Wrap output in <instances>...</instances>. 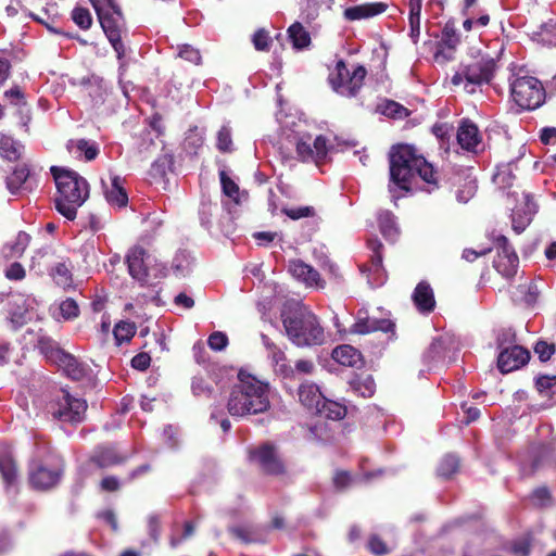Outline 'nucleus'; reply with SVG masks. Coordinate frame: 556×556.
I'll return each mask as SVG.
<instances>
[{
  "label": "nucleus",
  "mask_w": 556,
  "mask_h": 556,
  "mask_svg": "<svg viewBox=\"0 0 556 556\" xmlns=\"http://www.w3.org/2000/svg\"><path fill=\"white\" fill-rule=\"evenodd\" d=\"M390 181L401 190L410 191L415 176L428 185V191L440 188V174L414 146L399 143L392 146L389 153Z\"/></svg>",
  "instance_id": "f257e3e1"
},
{
  "label": "nucleus",
  "mask_w": 556,
  "mask_h": 556,
  "mask_svg": "<svg viewBox=\"0 0 556 556\" xmlns=\"http://www.w3.org/2000/svg\"><path fill=\"white\" fill-rule=\"evenodd\" d=\"M269 407L268 384L243 370L229 393L227 409L233 417L256 415Z\"/></svg>",
  "instance_id": "f03ea898"
},
{
  "label": "nucleus",
  "mask_w": 556,
  "mask_h": 556,
  "mask_svg": "<svg viewBox=\"0 0 556 556\" xmlns=\"http://www.w3.org/2000/svg\"><path fill=\"white\" fill-rule=\"evenodd\" d=\"M50 172L56 186L55 208L65 218L74 220L77 208L89 197V184L72 169L51 166Z\"/></svg>",
  "instance_id": "7ed1b4c3"
},
{
  "label": "nucleus",
  "mask_w": 556,
  "mask_h": 556,
  "mask_svg": "<svg viewBox=\"0 0 556 556\" xmlns=\"http://www.w3.org/2000/svg\"><path fill=\"white\" fill-rule=\"evenodd\" d=\"M514 168H517V165L513 162L498 165L493 175V182L498 189L507 191L508 198L516 201V205L511 208V228L516 233H520L530 225L538 211V205L533 198L525 191H521L522 201L520 202L519 192L511 190L517 181Z\"/></svg>",
  "instance_id": "20e7f679"
},
{
  "label": "nucleus",
  "mask_w": 556,
  "mask_h": 556,
  "mask_svg": "<svg viewBox=\"0 0 556 556\" xmlns=\"http://www.w3.org/2000/svg\"><path fill=\"white\" fill-rule=\"evenodd\" d=\"M288 339L296 346L321 345L325 330L318 317L306 306H296L281 314Z\"/></svg>",
  "instance_id": "39448f33"
},
{
  "label": "nucleus",
  "mask_w": 556,
  "mask_h": 556,
  "mask_svg": "<svg viewBox=\"0 0 556 556\" xmlns=\"http://www.w3.org/2000/svg\"><path fill=\"white\" fill-rule=\"evenodd\" d=\"M496 68L497 62L494 58L479 52L459 63L451 83L453 86H463L467 93L472 94L481 86L491 83Z\"/></svg>",
  "instance_id": "423d86ee"
},
{
  "label": "nucleus",
  "mask_w": 556,
  "mask_h": 556,
  "mask_svg": "<svg viewBox=\"0 0 556 556\" xmlns=\"http://www.w3.org/2000/svg\"><path fill=\"white\" fill-rule=\"evenodd\" d=\"M126 262L130 276L142 286H155L167 275L166 266L149 254L142 245L130 248Z\"/></svg>",
  "instance_id": "0eeeda50"
},
{
  "label": "nucleus",
  "mask_w": 556,
  "mask_h": 556,
  "mask_svg": "<svg viewBox=\"0 0 556 556\" xmlns=\"http://www.w3.org/2000/svg\"><path fill=\"white\" fill-rule=\"evenodd\" d=\"M367 75L364 65L357 64L352 72L346 67L344 60L336 63L334 71L328 76L331 88L339 94L348 98L357 96Z\"/></svg>",
  "instance_id": "6e6552de"
},
{
  "label": "nucleus",
  "mask_w": 556,
  "mask_h": 556,
  "mask_svg": "<svg viewBox=\"0 0 556 556\" xmlns=\"http://www.w3.org/2000/svg\"><path fill=\"white\" fill-rule=\"evenodd\" d=\"M510 93L518 106L529 111L540 108L546 98L543 84L533 76L516 77L510 83Z\"/></svg>",
  "instance_id": "1a4fd4ad"
},
{
  "label": "nucleus",
  "mask_w": 556,
  "mask_h": 556,
  "mask_svg": "<svg viewBox=\"0 0 556 556\" xmlns=\"http://www.w3.org/2000/svg\"><path fill=\"white\" fill-rule=\"evenodd\" d=\"M62 471L61 460L54 456L33 459L29 464V483L34 489L49 490L60 482Z\"/></svg>",
  "instance_id": "9d476101"
},
{
  "label": "nucleus",
  "mask_w": 556,
  "mask_h": 556,
  "mask_svg": "<svg viewBox=\"0 0 556 556\" xmlns=\"http://www.w3.org/2000/svg\"><path fill=\"white\" fill-rule=\"evenodd\" d=\"M328 139L324 135L317 136L313 141L311 136L301 137L295 143V152L301 162H313L321 165L328 155Z\"/></svg>",
  "instance_id": "9b49d317"
},
{
  "label": "nucleus",
  "mask_w": 556,
  "mask_h": 556,
  "mask_svg": "<svg viewBox=\"0 0 556 556\" xmlns=\"http://www.w3.org/2000/svg\"><path fill=\"white\" fill-rule=\"evenodd\" d=\"M86 410V401L74 397L67 392H64L58 403L51 407V414L55 419L73 424L83 421Z\"/></svg>",
  "instance_id": "f8f14e48"
},
{
  "label": "nucleus",
  "mask_w": 556,
  "mask_h": 556,
  "mask_svg": "<svg viewBox=\"0 0 556 556\" xmlns=\"http://www.w3.org/2000/svg\"><path fill=\"white\" fill-rule=\"evenodd\" d=\"M250 460L256 464L261 470L267 475H281L285 472V466L280 459L276 447L265 443L250 451Z\"/></svg>",
  "instance_id": "ddd939ff"
},
{
  "label": "nucleus",
  "mask_w": 556,
  "mask_h": 556,
  "mask_svg": "<svg viewBox=\"0 0 556 556\" xmlns=\"http://www.w3.org/2000/svg\"><path fill=\"white\" fill-rule=\"evenodd\" d=\"M530 359V352L520 346L513 345L503 349L497 357V366L502 372H510L526 365Z\"/></svg>",
  "instance_id": "4468645a"
},
{
  "label": "nucleus",
  "mask_w": 556,
  "mask_h": 556,
  "mask_svg": "<svg viewBox=\"0 0 556 556\" xmlns=\"http://www.w3.org/2000/svg\"><path fill=\"white\" fill-rule=\"evenodd\" d=\"M519 265V258L513 245H496V255L493 266L503 277L509 279L515 276Z\"/></svg>",
  "instance_id": "2eb2a0df"
},
{
  "label": "nucleus",
  "mask_w": 556,
  "mask_h": 556,
  "mask_svg": "<svg viewBox=\"0 0 556 556\" xmlns=\"http://www.w3.org/2000/svg\"><path fill=\"white\" fill-rule=\"evenodd\" d=\"M459 43L460 36L457 33L454 23L447 22L442 29L441 40L438 42V51L434 54L435 60H453L454 52Z\"/></svg>",
  "instance_id": "dca6fc26"
},
{
  "label": "nucleus",
  "mask_w": 556,
  "mask_h": 556,
  "mask_svg": "<svg viewBox=\"0 0 556 556\" xmlns=\"http://www.w3.org/2000/svg\"><path fill=\"white\" fill-rule=\"evenodd\" d=\"M289 271L295 279L304 282L307 287H316L319 289L325 287V281L321 280L319 273L311 265L300 260L289 262Z\"/></svg>",
  "instance_id": "f3484780"
},
{
  "label": "nucleus",
  "mask_w": 556,
  "mask_h": 556,
  "mask_svg": "<svg viewBox=\"0 0 556 556\" xmlns=\"http://www.w3.org/2000/svg\"><path fill=\"white\" fill-rule=\"evenodd\" d=\"M124 182L125 180L117 175L111 177L110 185H106L104 180H102L105 200L113 207L123 208L128 204V194Z\"/></svg>",
  "instance_id": "a211bd4d"
},
{
  "label": "nucleus",
  "mask_w": 556,
  "mask_h": 556,
  "mask_svg": "<svg viewBox=\"0 0 556 556\" xmlns=\"http://www.w3.org/2000/svg\"><path fill=\"white\" fill-rule=\"evenodd\" d=\"M412 300L417 311L421 314H430L435 308V299L434 292L429 282L422 280L420 281L413 294Z\"/></svg>",
  "instance_id": "6ab92c4d"
},
{
  "label": "nucleus",
  "mask_w": 556,
  "mask_h": 556,
  "mask_svg": "<svg viewBox=\"0 0 556 556\" xmlns=\"http://www.w3.org/2000/svg\"><path fill=\"white\" fill-rule=\"evenodd\" d=\"M457 141L463 149L477 152V148L481 143L477 125L469 119L463 121L457 130Z\"/></svg>",
  "instance_id": "aec40b11"
},
{
  "label": "nucleus",
  "mask_w": 556,
  "mask_h": 556,
  "mask_svg": "<svg viewBox=\"0 0 556 556\" xmlns=\"http://www.w3.org/2000/svg\"><path fill=\"white\" fill-rule=\"evenodd\" d=\"M387 8L388 5L383 2L364 3L346 8L343 15L348 21H358L379 15L383 13Z\"/></svg>",
  "instance_id": "412c9836"
},
{
  "label": "nucleus",
  "mask_w": 556,
  "mask_h": 556,
  "mask_svg": "<svg viewBox=\"0 0 556 556\" xmlns=\"http://www.w3.org/2000/svg\"><path fill=\"white\" fill-rule=\"evenodd\" d=\"M394 328L395 325L391 320L375 317H358L353 325V331L359 334L372 331L393 332Z\"/></svg>",
  "instance_id": "4be33fe9"
},
{
  "label": "nucleus",
  "mask_w": 556,
  "mask_h": 556,
  "mask_svg": "<svg viewBox=\"0 0 556 556\" xmlns=\"http://www.w3.org/2000/svg\"><path fill=\"white\" fill-rule=\"evenodd\" d=\"M55 364L73 380H80L87 375V366L65 351Z\"/></svg>",
  "instance_id": "5701e85b"
},
{
  "label": "nucleus",
  "mask_w": 556,
  "mask_h": 556,
  "mask_svg": "<svg viewBox=\"0 0 556 556\" xmlns=\"http://www.w3.org/2000/svg\"><path fill=\"white\" fill-rule=\"evenodd\" d=\"M299 400L309 410L316 413L325 396L321 394L318 386L304 382L299 388Z\"/></svg>",
  "instance_id": "b1692460"
},
{
  "label": "nucleus",
  "mask_w": 556,
  "mask_h": 556,
  "mask_svg": "<svg viewBox=\"0 0 556 556\" xmlns=\"http://www.w3.org/2000/svg\"><path fill=\"white\" fill-rule=\"evenodd\" d=\"M332 358L340 365L358 367L362 365V354L352 345H340L332 351Z\"/></svg>",
  "instance_id": "393cba45"
},
{
  "label": "nucleus",
  "mask_w": 556,
  "mask_h": 556,
  "mask_svg": "<svg viewBox=\"0 0 556 556\" xmlns=\"http://www.w3.org/2000/svg\"><path fill=\"white\" fill-rule=\"evenodd\" d=\"M72 268L70 261H62L49 269V275L59 287L67 290L73 287Z\"/></svg>",
  "instance_id": "a878e982"
},
{
  "label": "nucleus",
  "mask_w": 556,
  "mask_h": 556,
  "mask_svg": "<svg viewBox=\"0 0 556 556\" xmlns=\"http://www.w3.org/2000/svg\"><path fill=\"white\" fill-rule=\"evenodd\" d=\"M445 340L435 338L424 353V362L431 369L445 363Z\"/></svg>",
  "instance_id": "bb28decb"
},
{
  "label": "nucleus",
  "mask_w": 556,
  "mask_h": 556,
  "mask_svg": "<svg viewBox=\"0 0 556 556\" xmlns=\"http://www.w3.org/2000/svg\"><path fill=\"white\" fill-rule=\"evenodd\" d=\"M380 247L377 245L370 258V263L368 265H363L362 270H367L370 275L374 276L372 281L369 280L371 285L380 286L386 280L384 269L382 267V254L380 252Z\"/></svg>",
  "instance_id": "cd10ccee"
},
{
  "label": "nucleus",
  "mask_w": 556,
  "mask_h": 556,
  "mask_svg": "<svg viewBox=\"0 0 556 556\" xmlns=\"http://www.w3.org/2000/svg\"><path fill=\"white\" fill-rule=\"evenodd\" d=\"M122 459L118 457L117 453L112 447H99L94 451L92 456L89 459L88 465L90 467L97 468H106L113 465H116Z\"/></svg>",
  "instance_id": "c85d7f7f"
},
{
  "label": "nucleus",
  "mask_w": 556,
  "mask_h": 556,
  "mask_svg": "<svg viewBox=\"0 0 556 556\" xmlns=\"http://www.w3.org/2000/svg\"><path fill=\"white\" fill-rule=\"evenodd\" d=\"M67 150L76 153L78 156L84 154L85 160L90 162L99 155V147L96 142H90L87 139H71L67 141Z\"/></svg>",
  "instance_id": "c756f323"
},
{
  "label": "nucleus",
  "mask_w": 556,
  "mask_h": 556,
  "mask_svg": "<svg viewBox=\"0 0 556 556\" xmlns=\"http://www.w3.org/2000/svg\"><path fill=\"white\" fill-rule=\"evenodd\" d=\"M376 112L392 119H404L410 115V111L401 103L383 99L377 104Z\"/></svg>",
  "instance_id": "7c9ffc66"
},
{
  "label": "nucleus",
  "mask_w": 556,
  "mask_h": 556,
  "mask_svg": "<svg viewBox=\"0 0 556 556\" xmlns=\"http://www.w3.org/2000/svg\"><path fill=\"white\" fill-rule=\"evenodd\" d=\"M351 390L362 396L371 397L376 391V383L370 375H355L350 381Z\"/></svg>",
  "instance_id": "2f4dec72"
},
{
  "label": "nucleus",
  "mask_w": 556,
  "mask_h": 556,
  "mask_svg": "<svg viewBox=\"0 0 556 556\" xmlns=\"http://www.w3.org/2000/svg\"><path fill=\"white\" fill-rule=\"evenodd\" d=\"M379 229L383 238L388 241H395L400 237V228L396 224L395 216L389 212H382L378 216Z\"/></svg>",
  "instance_id": "473e14b6"
},
{
  "label": "nucleus",
  "mask_w": 556,
  "mask_h": 556,
  "mask_svg": "<svg viewBox=\"0 0 556 556\" xmlns=\"http://www.w3.org/2000/svg\"><path fill=\"white\" fill-rule=\"evenodd\" d=\"M98 20L100 22V25L108 37V39L114 38L116 36L121 35V24L119 22L123 21L124 16L122 15V18L110 12H105L104 10L101 11L98 15Z\"/></svg>",
  "instance_id": "72a5a7b5"
},
{
  "label": "nucleus",
  "mask_w": 556,
  "mask_h": 556,
  "mask_svg": "<svg viewBox=\"0 0 556 556\" xmlns=\"http://www.w3.org/2000/svg\"><path fill=\"white\" fill-rule=\"evenodd\" d=\"M24 146L10 136H2L0 139V156L9 162H17L23 153Z\"/></svg>",
  "instance_id": "f704fd0d"
},
{
  "label": "nucleus",
  "mask_w": 556,
  "mask_h": 556,
  "mask_svg": "<svg viewBox=\"0 0 556 556\" xmlns=\"http://www.w3.org/2000/svg\"><path fill=\"white\" fill-rule=\"evenodd\" d=\"M36 346L48 361L54 364L60 358L61 354L64 353V350H62L53 339L45 334L39 336Z\"/></svg>",
  "instance_id": "c9c22d12"
},
{
  "label": "nucleus",
  "mask_w": 556,
  "mask_h": 556,
  "mask_svg": "<svg viewBox=\"0 0 556 556\" xmlns=\"http://www.w3.org/2000/svg\"><path fill=\"white\" fill-rule=\"evenodd\" d=\"M408 8L409 36L414 42H417L420 35V13L422 8V0H409Z\"/></svg>",
  "instance_id": "e433bc0d"
},
{
  "label": "nucleus",
  "mask_w": 556,
  "mask_h": 556,
  "mask_svg": "<svg viewBox=\"0 0 556 556\" xmlns=\"http://www.w3.org/2000/svg\"><path fill=\"white\" fill-rule=\"evenodd\" d=\"M30 176L27 164L17 165L7 178V187L12 193H16Z\"/></svg>",
  "instance_id": "4c0bfd02"
},
{
  "label": "nucleus",
  "mask_w": 556,
  "mask_h": 556,
  "mask_svg": "<svg viewBox=\"0 0 556 556\" xmlns=\"http://www.w3.org/2000/svg\"><path fill=\"white\" fill-rule=\"evenodd\" d=\"M315 414L331 420H340L346 415V408L342 404L325 397Z\"/></svg>",
  "instance_id": "58836bf2"
},
{
  "label": "nucleus",
  "mask_w": 556,
  "mask_h": 556,
  "mask_svg": "<svg viewBox=\"0 0 556 556\" xmlns=\"http://www.w3.org/2000/svg\"><path fill=\"white\" fill-rule=\"evenodd\" d=\"M0 473L3 482L8 485H14L17 480V469L13 457L9 454L0 455Z\"/></svg>",
  "instance_id": "ea45409f"
},
{
  "label": "nucleus",
  "mask_w": 556,
  "mask_h": 556,
  "mask_svg": "<svg viewBox=\"0 0 556 556\" xmlns=\"http://www.w3.org/2000/svg\"><path fill=\"white\" fill-rule=\"evenodd\" d=\"M288 35L292 41L293 47L296 49H304L311 43V36L308 31L299 22L293 23L288 28Z\"/></svg>",
  "instance_id": "a19ab883"
},
{
  "label": "nucleus",
  "mask_w": 556,
  "mask_h": 556,
  "mask_svg": "<svg viewBox=\"0 0 556 556\" xmlns=\"http://www.w3.org/2000/svg\"><path fill=\"white\" fill-rule=\"evenodd\" d=\"M193 263L192 256L186 251H179L173 260V269L179 276H186Z\"/></svg>",
  "instance_id": "79ce46f5"
},
{
  "label": "nucleus",
  "mask_w": 556,
  "mask_h": 556,
  "mask_svg": "<svg viewBox=\"0 0 556 556\" xmlns=\"http://www.w3.org/2000/svg\"><path fill=\"white\" fill-rule=\"evenodd\" d=\"M459 468V458L454 454H446L440 462L438 475L443 478H450Z\"/></svg>",
  "instance_id": "37998d69"
},
{
  "label": "nucleus",
  "mask_w": 556,
  "mask_h": 556,
  "mask_svg": "<svg viewBox=\"0 0 556 556\" xmlns=\"http://www.w3.org/2000/svg\"><path fill=\"white\" fill-rule=\"evenodd\" d=\"M216 148L222 153H231L235 151L230 127L222 126L218 130Z\"/></svg>",
  "instance_id": "c03bdc74"
},
{
  "label": "nucleus",
  "mask_w": 556,
  "mask_h": 556,
  "mask_svg": "<svg viewBox=\"0 0 556 556\" xmlns=\"http://www.w3.org/2000/svg\"><path fill=\"white\" fill-rule=\"evenodd\" d=\"M136 333V326L134 323L119 321L115 325L113 334L117 343L129 341Z\"/></svg>",
  "instance_id": "a18cd8bd"
},
{
  "label": "nucleus",
  "mask_w": 556,
  "mask_h": 556,
  "mask_svg": "<svg viewBox=\"0 0 556 556\" xmlns=\"http://www.w3.org/2000/svg\"><path fill=\"white\" fill-rule=\"evenodd\" d=\"M229 532L233 538L240 540L243 543H254L262 541L261 538L256 534V532L250 527H232L229 529Z\"/></svg>",
  "instance_id": "49530a36"
},
{
  "label": "nucleus",
  "mask_w": 556,
  "mask_h": 556,
  "mask_svg": "<svg viewBox=\"0 0 556 556\" xmlns=\"http://www.w3.org/2000/svg\"><path fill=\"white\" fill-rule=\"evenodd\" d=\"M73 22L81 29L87 30L92 25V16L87 8L76 7L72 11Z\"/></svg>",
  "instance_id": "de8ad7c7"
},
{
  "label": "nucleus",
  "mask_w": 556,
  "mask_h": 556,
  "mask_svg": "<svg viewBox=\"0 0 556 556\" xmlns=\"http://www.w3.org/2000/svg\"><path fill=\"white\" fill-rule=\"evenodd\" d=\"M281 213L293 220H298L304 217H314L316 211L313 206H299V207H282Z\"/></svg>",
  "instance_id": "09e8293b"
},
{
  "label": "nucleus",
  "mask_w": 556,
  "mask_h": 556,
  "mask_svg": "<svg viewBox=\"0 0 556 556\" xmlns=\"http://www.w3.org/2000/svg\"><path fill=\"white\" fill-rule=\"evenodd\" d=\"M59 312L63 319L70 320L78 316L79 307L75 300L68 298L60 303Z\"/></svg>",
  "instance_id": "8fccbe9b"
},
{
  "label": "nucleus",
  "mask_w": 556,
  "mask_h": 556,
  "mask_svg": "<svg viewBox=\"0 0 556 556\" xmlns=\"http://www.w3.org/2000/svg\"><path fill=\"white\" fill-rule=\"evenodd\" d=\"M252 42L255 50L269 51L271 46L269 33L264 28L257 29L252 37Z\"/></svg>",
  "instance_id": "3c124183"
},
{
  "label": "nucleus",
  "mask_w": 556,
  "mask_h": 556,
  "mask_svg": "<svg viewBox=\"0 0 556 556\" xmlns=\"http://www.w3.org/2000/svg\"><path fill=\"white\" fill-rule=\"evenodd\" d=\"M219 178L224 194L237 200L239 195V186L227 175L225 170L219 172Z\"/></svg>",
  "instance_id": "603ef678"
},
{
  "label": "nucleus",
  "mask_w": 556,
  "mask_h": 556,
  "mask_svg": "<svg viewBox=\"0 0 556 556\" xmlns=\"http://www.w3.org/2000/svg\"><path fill=\"white\" fill-rule=\"evenodd\" d=\"M477 185L475 181H466L457 191L456 199L460 203H467L476 193Z\"/></svg>",
  "instance_id": "864d4df0"
},
{
  "label": "nucleus",
  "mask_w": 556,
  "mask_h": 556,
  "mask_svg": "<svg viewBox=\"0 0 556 556\" xmlns=\"http://www.w3.org/2000/svg\"><path fill=\"white\" fill-rule=\"evenodd\" d=\"M178 55L192 63V64H195V65H199L201 63V54H200V51L195 48H193L192 46L190 45H184L179 48V53Z\"/></svg>",
  "instance_id": "5fc2aeb1"
},
{
  "label": "nucleus",
  "mask_w": 556,
  "mask_h": 556,
  "mask_svg": "<svg viewBox=\"0 0 556 556\" xmlns=\"http://www.w3.org/2000/svg\"><path fill=\"white\" fill-rule=\"evenodd\" d=\"M4 98L9 100L10 104L14 106L26 105L25 94L18 86H14L11 89L4 91Z\"/></svg>",
  "instance_id": "6e6d98bb"
},
{
  "label": "nucleus",
  "mask_w": 556,
  "mask_h": 556,
  "mask_svg": "<svg viewBox=\"0 0 556 556\" xmlns=\"http://www.w3.org/2000/svg\"><path fill=\"white\" fill-rule=\"evenodd\" d=\"M555 351V345L549 344L546 341H538L534 345V353L538 354L540 361L542 362L548 361Z\"/></svg>",
  "instance_id": "4d7b16f0"
},
{
  "label": "nucleus",
  "mask_w": 556,
  "mask_h": 556,
  "mask_svg": "<svg viewBox=\"0 0 556 556\" xmlns=\"http://www.w3.org/2000/svg\"><path fill=\"white\" fill-rule=\"evenodd\" d=\"M207 344L214 351H223L228 345V337L224 332L215 331L208 337Z\"/></svg>",
  "instance_id": "13d9d810"
},
{
  "label": "nucleus",
  "mask_w": 556,
  "mask_h": 556,
  "mask_svg": "<svg viewBox=\"0 0 556 556\" xmlns=\"http://www.w3.org/2000/svg\"><path fill=\"white\" fill-rule=\"evenodd\" d=\"M268 355L273 362V364L277 367V370L283 372L287 365H286V355L282 350H280L278 346L274 348L273 350L268 351Z\"/></svg>",
  "instance_id": "bf43d9fd"
},
{
  "label": "nucleus",
  "mask_w": 556,
  "mask_h": 556,
  "mask_svg": "<svg viewBox=\"0 0 556 556\" xmlns=\"http://www.w3.org/2000/svg\"><path fill=\"white\" fill-rule=\"evenodd\" d=\"M4 275L9 280L17 281L24 279L26 273L24 267L20 263L14 262L7 267Z\"/></svg>",
  "instance_id": "052dcab7"
},
{
  "label": "nucleus",
  "mask_w": 556,
  "mask_h": 556,
  "mask_svg": "<svg viewBox=\"0 0 556 556\" xmlns=\"http://www.w3.org/2000/svg\"><path fill=\"white\" fill-rule=\"evenodd\" d=\"M191 388L195 396L210 395L212 393V388L203 378H193Z\"/></svg>",
  "instance_id": "680f3d73"
},
{
  "label": "nucleus",
  "mask_w": 556,
  "mask_h": 556,
  "mask_svg": "<svg viewBox=\"0 0 556 556\" xmlns=\"http://www.w3.org/2000/svg\"><path fill=\"white\" fill-rule=\"evenodd\" d=\"M532 501L535 505L546 506L551 502V493L547 488L541 486L533 491Z\"/></svg>",
  "instance_id": "e2e57ef3"
},
{
  "label": "nucleus",
  "mask_w": 556,
  "mask_h": 556,
  "mask_svg": "<svg viewBox=\"0 0 556 556\" xmlns=\"http://www.w3.org/2000/svg\"><path fill=\"white\" fill-rule=\"evenodd\" d=\"M368 548L375 555H384L388 553L386 543L377 535H371L368 541Z\"/></svg>",
  "instance_id": "0e129e2a"
},
{
  "label": "nucleus",
  "mask_w": 556,
  "mask_h": 556,
  "mask_svg": "<svg viewBox=\"0 0 556 556\" xmlns=\"http://www.w3.org/2000/svg\"><path fill=\"white\" fill-rule=\"evenodd\" d=\"M151 357L147 353H139L131 359V366L135 369L146 370L150 366Z\"/></svg>",
  "instance_id": "69168bd1"
},
{
  "label": "nucleus",
  "mask_w": 556,
  "mask_h": 556,
  "mask_svg": "<svg viewBox=\"0 0 556 556\" xmlns=\"http://www.w3.org/2000/svg\"><path fill=\"white\" fill-rule=\"evenodd\" d=\"M536 388L540 392H544L556 386V376H542L536 379Z\"/></svg>",
  "instance_id": "338daca9"
},
{
  "label": "nucleus",
  "mask_w": 556,
  "mask_h": 556,
  "mask_svg": "<svg viewBox=\"0 0 556 556\" xmlns=\"http://www.w3.org/2000/svg\"><path fill=\"white\" fill-rule=\"evenodd\" d=\"M540 140L544 144H551L556 141V128L545 127L541 130Z\"/></svg>",
  "instance_id": "774afa93"
}]
</instances>
